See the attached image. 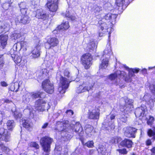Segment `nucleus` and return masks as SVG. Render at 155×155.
I'll use <instances>...</instances> for the list:
<instances>
[{
	"mask_svg": "<svg viewBox=\"0 0 155 155\" xmlns=\"http://www.w3.org/2000/svg\"><path fill=\"white\" fill-rule=\"evenodd\" d=\"M88 113V117L89 119H97L99 118L100 110L98 108H93L91 109L89 108Z\"/></svg>",
	"mask_w": 155,
	"mask_h": 155,
	"instance_id": "10",
	"label": "nucleus"
},
{
	"mask_svg": "<svg viewBox=\"0 0 155 155\" xmlns=\"http://www.w3.org/2000/svg\"><path fill=\"white\" fill-rule=\"evenodd\" d=\"M28 145L30 147H33L36 149H38L39 148V145L36 142H31Z\"/></svg>",
	"mask_w": 155,
	"mask_h": 155,
	"instance_id": "43",
	"label": "nucleus"
},
{
	"mask_svg": "<svg viewBox=\"0 0 155 155\" xmlns=\"http://www.w3.org/2000/svg\"><path fill=\"white\" fill-rule=\"evenodd\" d=\"M103 59L101 61V63L100 64L99 68L101 69H105L108 66V58H102Z\"/></svg>",
	"mask_w": 155,
	"mask_h": 155,
	"instance_id": "29",
	"label": "nucleus"
},
{
	"mask_svg": "<svg viewBox=\"0 0 155 155\" xmlns=\"http://www.w3.org/2000/svg\"><path fill=\"white\" fill-rule=\"evenodd\" d=\"M14 61L15 63L17 64H19L21 63V59L19 57H18L17 56H15L14 58Z\"/></svg>",
	"mask_w": 155,
	"mask_h": 155,
	"instance_id": "50",
	"label": "nucleus"
},
{
	"mask_svg": "<svg viewBox=\"0 0 155 155\" xmlns=\"http://www.w3.org/2000/svg\"><path fill=\"white\" fill-rule=\"evenodd\" d=\"M97 151L98 152L100 153L103 155H104L105 154L106 150L104 146L100 145L99 146Z\"/></svg>",
	"mask_w": 155,
	"mask_h": 155,
	"instance_id": "39",
	"label": "nucleus"
},
{
	"mask_svg": "<svg viewBox=\"0 0 155 155\" xmlns=\"http://www.w3.org/2000/svg\"><path fill=\"white\" fill-rule=\"evenodd\" d=\"M72 81L68 80L66 78L61 76L60 78V86L58 91L59 93L64 94L68 87L69 83Z\"/></svg>",
	"mask_w": 155,
	"mask_h": 155,
	"instance_id": "3",
	"label": "nucleus"
},
{
	"mask_svg": "<svg viewBox=\"0 0 155 155\" xmlns=\"http://www.w3.org/2000/svg\"><path fill=\"white\" fill-rule=\"evenodd\" d=\"M115 143H117L120 142L121 140V138L120 137H115Z\"/></svg>",
	"mask_w": 155,
	"mask_h": 155,
	"instance_id": "60",
	"label": "nucleus"
},
{
	"mask_svg": "<svg viewBox=\"0 0 155 155\" xmlns=\"http://www.w3.org/2000/svg\"><path fill=\"white\" fill-rule=\"evenodd\" d=\"M10 134L7 130L3 127L0 128V140L7 142L10 141Z\"/></svg>",
	"mask_w": 155,
	"mask_h": 155,
	"instance_id": "7",
	"label": "nucleus"
},
{
	"mask_svg": "<svg viewBox=\"0 0 155 155\" xmlns=\"http://www.w3.org/2000/svg\"><path fill=\"white\" fill-rule=\"evenodd\" d=\"M121 101H124L125 102V105L124 106H130L133 105V100L129 99L127 97H125L124 98H122Z\"/></svg>",
	"mask_w": 155,
	"mask_h": 155,
	"instance_id": "28",
	"label": "nucleus"
},
{
	"mask_svg": "<svg viewBox=\"0 0 155 155\" xmlns=\"http://www.w3.org/2000/svg\"><path fill=\"white\" fill-rule=\"evenodd\" d=\"M30 20V18L27 15H21V19L19 20L17 18V19L15 20L16 21H19L24 24H25L29 23Z\"/></svg>",
	"mask_w": 155,
	"mask_h": 155,
	"instance_id": "23",
	"label": "nucleus"
},
{
	"mask_svg": "<svg viewBox=\"0 0 155 155\" xmlns=\"http://www.w3.org/2000/svg\"><path fill=\"white\" fill-rule=\"evenodd\" d=\"M133 108V105L130 106H124L120 105V111L124 113L128 114L131 113Z\"/></svg>",
	"mask_w": 155,
	"mask_h": 155,
	"instance_id": "17",
	"label": "nucleus"
},
{
	"mask_svg": "<svg viewBox=\"0 0 155 155\" xmlns=\"http://www.w3.org/2000/svg\"><path fill=\"white\" fill-rule=\"evenodd\" d=\"M93 10L95 15H98L101 11H102V7L97 5H95L94 6Z\"/></svg>",
	"mask_w": 155,
	"mask_h": 155,
	"instance_id": "33",
	"label": "nucleus"
},
{
	"mask_svg": "<svg viewBox=\"0 0 155 155\" xmlns=\"http://www.w3.org/2000/svg\"><path fill=\"white\" fill-rule=\"evenodd\" d=\"M132 144L133 142L132 140L128 139H125L120 143V145L121 146L128 148L131 147Z\"/></svg>",
	"mask_w": 155,
	"mask_h": 155,
	"instance_id": "20",
	"label": "nucleus"
},
{
	"mask_svg": "<svg viewBox=\"0 0 155 155\" xmlns=\"http://www.w3.org/2000/svg\"><path fill=\"white\" fill-rule=\"evenodd\" d=\"M53 141L52 138L47 136L41 139L40 143L44 151L42 155H49L51 151V145Z\"/></svg>",
	"mask_w": 155,
	"mask_h": 155,
	"instance_id": "2",
	"label": "nucleus"
},
{
	"mask_svg": "<svg viewBox=\"0 0 155 155\" xmlns=\"http://www.w3.org/2000/svg\"><path fill=\"white\" fill-rule=\"evenodd\" d=\"M58 0H48L46 5L50 12H56L58 8Z\"/></svg>",
	"mask_w": 155,
	"mask_h": 155,
	"instance_id": "8",
	"label": "nucleus"
},
{
	"mask_svg": "<svg viewBox=\"0 0 155 155\" xmlns=\"http://www.w3.org/2000/svg\"><path fill=\"white\" fill-rule=\"evenodd\" d=\"M12 110L13 112V116L15 119H18V118H20L21 117L22 114L19 112L18 111L16 110L13 112V109Z\"/></svg>",
	"mask_w": 155,
	"mask_h": 155,
	"instance_id": "40",
	"label": "nucleus"
},
{
	"mask_svg": "<svg viewBox=\"0 0 155 155\" xmlns=\"http://www.w3.org/2000/svg\"><path fill=\"white\" fill-rule=\"evenodd\" d=\"M0 149H1L3 152L5 153H8L10 151V150L8 148L5 147L3 144H1L0 143Z\"/></svg>",
	"mask_w": 155,
	"mask_h": 155,
	"instance_id": "44",
	"label": "nucleus"
},
{
	"mask_svg": "<svg viewBox=\"0 0 155 155\" xmlns=\"http://www.w3.org/2000/svg\"><path fill=\"white\" fill-rule=\"evenodd\" d=\"M23 101L26 103H28L29 101H31L32 100V98L30 93H29L24 95L23 96Z\"/></svg>",
	"mask_w": 155,
	"mask_h": 155,
	"instance_id": "36",
	"label": "nucleus"
},
{
	"mask_svg": "<svg viewBox=\"0 0 155 155\" xmlns=\"http://www.w3.org/2000/svg\"><path fill=\"white\" fill-rule=\"evenodd\" d=\"M35 17L38 18L45 20L49 17V14L46 13L42 9H38L36 12Z\"/></svg>",
	"mask_w": 155,
	"mask_h": 155,
	"instance_id": "13",
	"label": "nucleus"
},
{
	"mask_svg": "<svg viewBox=\"0 0 155 155\" xmlns=\"http://www.w3.org/2000/svg\"><path fill=\"white\" fill-rule=\"evenodd\" d=\"M117 16L115 14L108 13L104 17V18L107 21H110L112 22L115 20Z\"/></svg>",
	"mask_w": 155,
	"mask_h": 155,
	"instance_id": "27",
	"label": "nucleus"
},
{
	"mask_svg": "<svg viewBox=\"0 0 155 155\" xmlns=\"http://www.w3.org/2000/svg\"><path fill=\"white\" fill-rule=\"evenodd\" d=\"M18 5L20 9L21 8H26V4L25 2H21L18 4Z\"/></svg>",
	"mask_w": 155,
	"mask_h": 155,
	"instance_id": "55",
	"label": "nucleus"
},
{
	"mask_svg": "<svg viewBox=\"0 0 155 155\" xmlns=\"http://www.w3.org/2000/svg\"><path fill=\"white\" fill-rule=\"evenodd\" d=\"M8 36L6 35H2L0 36V47L3 49L7 44Z\"/></svg>",
	"mask_w": 155,
	"mask_h": 155,
	"instance_id": "18",
	"label": "nucleus"
},
{
	"mask_svg": "<svg viewBox=\"0 0 155 155\" xmlns=\"http://www.w3.org/2000/svg\"><path fill=\"white\" fill-rule=\"evenodd\" d=\"M21 36L20 33H14L12 35V39L16 40L19 38Z\"/></svg>",
	"mask_w": 155,
	"mask_h": 155,
	"instance_id": "47",
	"label": "nucleus"
},
{
	"mask_svg": "<svg viewBox=\"0 0 155 155\" xmlns=\"http://www.w3.org/2000/svg\"><path fill=\"white\" fill-rule=\"evenodd\" d=\"M40 44L38 43L35 45V48L32 51V56L33 58H38L40 56Z\"/></svg>",
	"mask_w": 155,
	"mask_h": 155,
	"instance_id": "14",
	"label": "nucleus"
},
{
	"mask_svg": "<svg viewBox=\"0 0 155 155\" xmlns=\"http://www.w3.org/2000/svg\"><path fill=\"white\" fill-rule=\"evenodd\" d=\"M65 124L62 122H58L56 123V125L55 126L54 130L58 131H62L66 129Z\"/></svg>",
	"mask_w": 155,
	"mask_h": 155,
	"instance_id": "24",
	"label": "nucleus"
},
{
	"mask_svg": "<svg viewBox=\"0 0 155 155\" xmlns=\"http://www.w3.org/2000/svg\"><path fill=\"white\" fill-rule=\"evenodd\" d=\"M83 145H85L88 147H92L94 146V142L93 141H89L84 144V142L82 141Z\"/></svg>",
	"mask_w": 155,
	"mask_h": 155,
	"instance_id": "45",
	"label": "nucleus"
},
{
	"mask_svg": "<svg viewBox=\"0 0 155 155\" xmlns=\"http://www.w3.org/2000/svg\"><path fill=\"white\" fill-rule=\"evenodd\" d=\"M19 44H20L19 43H17L15 44L13 47V48L14 51H17L18 50H20L21 49H19L18 50V48H19Z\"/></svg>",
	"mask_w": 155,
	"mask_h": 155,
	"instance_id": "53",
	"label": "nucleus"
},
{
	"mask_svg": "<svg viewBox=\"0 0 155 155\" xmlns=\"http://www.w3.org/2000/svg\"><path fill=\"white\" fill-rule=\"evenodd\" d=\"M28 107H27V108L25 109L24 111L26 112H28L29 114H31V109H30V108H29V109L28 108Z\"/></svg>",
	"mask_w": 155,
	"mask_h": 155,
	"instance_id": "64",
	"label": "nucleus"
},
{
	"mask_svg": "<svg viewBox=\"0 0 155 155\" xmlns=\"http://www.w3.org/2000/svg\"><path fill=\"white\" fill-rule=\"evenodd\" d=\"M73 130L78 134L79 138L81 140L84 134V131L81 124L79 122H77L74 125Z\"/></svg>",
	"mask_w": 155,
	"mask_h": 155,
	"instance_id": "12",
	"label": "nucleus"
},
{
	"mask_svg": "<svg viewBox=\"0 0 155 155\" xmlns=\"http://www.w3.org/2000/svg\"><path fill=\"white\" fill-rule=\"evenodd\" d=\"M50 107V104L47 103L44 101L42 100H38L35 103V107L38 110L43 111L46 108L48 110Z\"/></svg>",
	"mask_w": 155,
	"mask_h": 155,
	"instance_id": "4",
	"label": "nucleus"
},
{
	"mask_svg": "<svg viewBox=\"0 0 155 155\" xmlns=\"http://www.w3.org/2000/svg\"><path fill=\"white\" fill-rule=\"evenodd\" d=\"M83 84H84L85 85L86 87L85 88H88V87L90 88L89 89L86 90V91H88L93 87V85H94V83H93L91 84L89 82H84L83 83Z\"/></svg>",
	"mask_w": 155,
	"mask_h": 155,
	"instance_id": "42",
	"label": "nucleus"
},
{
	"mask_svg": "<svg viewBox=\"0 0 155 155\" xmlns=\"http://www.w3.org/2000/svg\"><path fill=\"white\" fill-rule=\"evenodd\" d=\"M9 28V25L7 24L0 21V33L6 32Z\"/></svg>",
	"mask_w": 155,
	"mask_h": 155,
	"instance_id": "25",
	"label": "nucleus"
},
{
	"mask_svg": "<svg viewBox=\"0 0 155 155\" xmlns=\"http://www.w3.org/2000/svg\"><path fill=\"white\" fill-rule=\"evenodd\" d=\"M125 69L128 71V75L125 77L126 73L124 71H118L108 76L109 79L114 83L118 84L119 81L120 77L124 78V80L127 82H131L132 77L134 76V73H137L139 69L138 68L132 69L129 68L128 67L124 65Z\"/></svg>",
	"mask_w": 155,
	"mask_h": 155,
	"instance_id": "1",
	"label": "nucleus"
},
{
	"mask_svg": "<svg viewBox=\"0 0 155 155\" xmlns=\"http://www.w3.org/2000/svg\"><path fill=\"white\" fill-rule=\"evenodd\" d=\"M5 113L3 111H0V124L2 120V118L5 117Z\"/></svg>",
	"mask_w": 155,
	"mask_h": 155,
	"instance_id": "59",
	"label": "nucleus"
},
{
	"mask_svg": "<svg viewBox=\"0 0 155 155\" xmlns=\"http://www.w3.org/2000/svg\"><path fill=\"white\" fill-rule=\"evenodd\" d=\"M65 113L69 116H71L74 114L73 111L71 110H67L66 111Z\"/></svg>",
	"mask_w": 155,
	"mask_h": 155,
	"instance_id": "56",
	"label": "nucleus"
},
{
	"mask_svg": "<svg viewBox=\"0 0 155 155\" xmlns=\"http://www.w3.org/2000/svg\"><path fill=\"white\" fill-rule=\"evenodd\" d=\"M118 150L120 153L122 154H126L127 153L126 149L125 148L119 149Z\"/></svg>",
	"mask_w": 155,
	"mask_h": 155,
	"instance_id": "54",
	"label": "nucleus"
},
{
	"mask_svg": "<svg viewBox=\"0 0 155 155\" xmlns=\"http://www.w3.org/2000/svg\"><path fill=\"white\" fill-rule=\"evenodd\" d=\"M124 2V0H116V3L117 5L119 7H122Z\"/></svg>",
	"mask_w": 155,
	"mask_h": 155,
	"instance_id": "48",
	"label": "nucleus"
},
{
	"mask_svg": "<svg viewBox=\"0 0 155 155\" xmlns=\"http://www.w3.org/2000/svg\"><path fill=\"white\" fill-rule=\"evenodd\" d=\"M127 117L124 115L121 116L120 119V120L123 122L126 123L127 121Z\"/></svg>",
	"mask_w": 155,
	"mask_h": 155,
	"instance_id": "52",
	"label": "nucleus"
},
{
	"mask_svg": "<svg viewBox=\"0 0 155 155\" xmlns=\"http://www.w3.org/2000/svg\"><path fill=\"white\" fill-rule=\"evenodd\" d=\"M81 59L85 68L86 69L88 68L91 64L92 58L91 54L89 53L85 54L83 55Z\"/></svg>",
	"mask_w": 155,
	"mask_h": 155,
	"instance_id": "6",
	"label": "nucleus"
},
{
	"mask_svg": "<svg viewBox=\"0 0 155 155\" xmlns=\"http://www.w3.org/2000/svg\"><path fill=\"white\" fill-rule=\"evenodd\" d=\"M4 65V61L2 55H0V69L2 68Z\"/></svg>",
	"mask_w": 155,
	"mask_h": 155,
	"instance_id": "49",
	"label": "nucleus"
},
{
	"mask_svg": "<svg viewBox=\"0 0 155 155\" xmlns=\"http://www.w3.org/2000/svg\"><path fill=\"white\" fill-rule=\"evenodd\" d=\"M19 43L18 49H21L24 51H26L28 46V43L26 41H21Z\"/></svg>",
	"mask_w": 155,
	"mask_h": 155,
	"instance_id": "30",
	"label": "nucleus"
},
{
	"mask_svg": "<svg viewBox=\"0 0 155 155\" xmlns=\"http://www.w3.org/2000/svg\"><path fill=\"white\" fill-rule=\"evenodd\" d=\"M151 95L150 94H146L143 97V100H145L148 104L152 107L153 105L154 100L151 98Z\"/></svg>",
	"mask_w": 155,
	"mask_h": 155,
	"instance_id": "22",
	"label": "nucleus"
},
{
	"mask_svg": "<svg viewBox=\"0 0 155 155\" xmlns=\"http://www.w3.org/2000/svg\"><path fill=\"white\" fill-rule=\"evenodd\" d=\"M152 129H149L147 132V134L149 136H153V139L155 140V127H154Z\"/></svg>",
	"mask_w": 155,
	"mask_h": 155,
	"instance_id": "41",
	"label": "nucleus"
},
{
	"mask_svg": "<svg viewBox=\"0 0 155 155\" xmlns=\"http://www.w3.org/2000/svg\"><path fill=\"white\" fill-rule=\"evenodd\" d=\"M23 126L25 128L28 129L31 128L32 127V124L28 120H22Z\"/></svg>",
	"mask_w": 155,
	"mask_h": 155,
	"instance_id": "34",
	"label": "nucleus"
},
{
	"mask_svg": "<svg viewBox=\"0 0 155 155\" xmlns=\"http://www.w3.org/2000/svg\"><path fill=\"white\" fill-rule=\"evenodd\" d=\"M58 44V39L55 37L50 38L48 39L45 44V46L46 49H50L56 46Z\"/></svg>",
	"mask_w": 155,
	"mask_h": 155,
	"instance_id": "9",
	"label": "nucleus"
},
{
	"mask_svg": "<svg viewBox=\"0 0 155 155\" xmlns=\"http://www.w3.org/2000/svg\"><path fill=\"white\" fill-rule=\"evenodd\" d=\"M124 135L128 137L135 138V133L137 132V129L132 127L124 128Z\"/></svg>",
	"mask_w": 155,
	"mask_h": 155,
	"instance_id": "11",
	"label": "nucleus"
},
{
	"mask_svg": "<svg viewBox=\"0 0 155 155\" xmlns=\"http://www.w3.org/2000/svg\"><path fill=\"white\" fill-rule=\"evenodd\" d=\"M154 117L151 116H149V118L147 121V124L148 125H151L152 123L154 121Z\"/></svg>",
	"mask_w": 155,
	"mask_h": 155,
	"instance_id": "51",
	"label": "nucleus"
},
{
	"mask_svg": "<svg viewBox=\"0 0 155 155\" xmlns=\"http://www.w3.org/2000/svg\"><path fill=\"white\" fill-rule=\"evenodd\" d=\"M112 54L111 47L109 43L107 45V47L103 52L102 58H109Z\"/></svg>",
	"mask_w": 155,
	"mask_h": 155,
	"instance_id": "15",
	"label": "nucleus"
},
{
	"mask_svg": "<svg viewBox=\"0 0 155 155\" xmlns=\"http://www.w3.org/2000/svg\"><path fill=\"white\" fill-rule=\"evenodd\" d=\"M48 125V123H44L42 126V128L43 129H45L47 128Z\"/></svg>",
	"mask_w": 155,
	"mask_h": 155,
	"instance_id": "63",
	"label": "nucleus"
},
{
	"mask_svg": "<svg viewBox=\"0 0 155 155\" xmlns=\"http://www.w3.org/2000/svg\"><path fill=\"white\" fill-rule=\"evenodd\" d=\"M144 110L142 108H138L136 109L135 114L137 117H143L144 115Z\"/></svg>",
	"mask_w": 155,
	"mask_h": 155,
	"instance_id": "26",
	"label": "nucleus"
},
{
	"mask_svg": "<svg viewBox=\"0 0 155 155\" xmlns=\"http://www.w3.org/2000/svg\"><path fill=\"white\" fill-rule=\"evenodd\" d=\"M104 27L105 28H107L106 26V24L105 23H104L103 24H101V29L103 30L104 29Z\"/></svg>",
	"mask_w": 155,
	"mask_h": 155,
	"instance_id": "62",
	"label": "nucleus"
},
{
	"mask_svg": "<svg viewBox=\"0 0 155 155\" xmlns=\"http://www.w3.org/2000/svg\"><path fill=\"white\" fill-rule=\"evenodd\" d=\"M29 93L31 95L32 99L38 97L43 98L45 97V93L42 92L38 91L37 92H33Z\"/></svg>",
	"mask_w": 155,
	"mask_h": 155,
	"instance_id": "19",
	"label": "nucleus"
},
{
	"mask_svg": "<svg viewBox=\"0 0 155 155\" xmlns=\"http://www.w3.org/2000/svg\"><path fill=\"white\" fill-rule=\"evenodd\" d=\"M85 85L82 84L81 85H80L79 87H78L76 90V92L78 93H81L86 91V90L89 89L90 88L88 87V88H86Z\"/></svg>",
	"mask_w": 155,
	"mask_h": 155,
	"instance_id": "31",
	"label": "nucleus"
},
{
	"mask_svg": "<svg viewBox=\"0 0 155 155\" xmlns=\"http://www.w3.org/2000/svg\"><path fill=\"white\" fill-rule=\"evenodd\" d=\"M84 129L85 133L88 137H91L92 135H94V133L93 127L90 125L87 124L84 127Z\"/></svg>",
	"mask_w": 155,
	"mask_h": 155,
	"instance_id": "16",
	"label": "nucleus"
},
{
	"mask_svg": "<svg viewBox=\"0 0 155 155\" xmlns=\"http://www.w3.org/2000/svg\"><path fill=\"white\" fill-rule=\"evenodd\" d=\"M65 15V17L70 18L72 20H74L75 19V17L74 16L70 15V14L69 13L68 14H66Z\"/></svg>",
	"mask_w": 155,
	"mask_h": 155,
	"instance_id": "58",
	"label": "nucleus"
},
{
	"mask_svg": "<svg viewBox=\"0 0 155 155\" xmlns=\"http://www.w3.org/2000/svg\"><path fill=\"white\" fill-rule=\"evenodd\" d=\"M42 88L47 93L52 94L54 91V86L53 84L48 79L43 82L42 84Z\"/></svg>",
	"mask_w": 155,
	"mask_h": 155,
	"instance_id": "5",
	"label": "nucleus"
},
{
	"mask_svg": "<svg viewBox=\"0 0 155 155\" xmlns=\"http://www.w3.org/2000/svg\"><path fill=\"white\" fill-rule=\"evenodd\" d=\"M2 87H6L8 86V84L7 83L4 81H1L0 83Z\"/></svg>",
	"mask_w": 155,
	"mask_h": 155,
	"instance_id": "61",
	"label": "nucleus"
},
{
	"mask_svg": "<svg viewBox=\"0 0 155 155\" xmlns=\"http://www.w3.org/2000/svg\"><path fill=\"white\" fill-rule=\"evenodd\" d=\"M64 77L66 78L68 80L71 81H74V79L72 78L70 72L67 70H65L64 72Z\"/></svg>",
	"mask_w": 155,
	"mask_h": 155,
	"instance_id": "35",
	"label": "nucleus"
},
{
	"mask_svg": "<svg viewBox=\"0 0 155 155\" xmlns=\"http://www.w3.org/2000/svg\"><path fill=\"white\" fill-rule=\"evenodd\" d=\"M27 11V9L26 8H21L20 9V11L22 14V15H25Z\"/></svg>",
	"mask_w": 155,
	"mask_h": 155,
	"instance_id": "57",
	"label": "nucleus"
},
{
	"mask_svg": "<svg viewBox=\"0 0 155 155\" xmlns=\"http://www.w3.org/2000/svg\"><path fill=\"white\" fill-rule=\"evenodd\" d=\"M19 84L18 82H15L14 83L13 85L11 87V90L12 91L17 92L18 91L19 87Z\"/></svg>",
	"mask_w": 155,
	"mask_h": 155,
	"instance_id": "37",
	"label": "nucleus"
},
{
	"mask_svg": "<svg viewBox=\"0 0 155 155\" xmlns=\"http://www.w3.org/2000/svg\"><path fill=\"white\" fill-rule=\"evenodd\" d=\"M6 124L7 128L9 130H12L15 126V123L13 120H8Z\"/></svg>",
	"mask_w": 155,
	"mask_h": 155,
	"instance_id": "32",
	"label": "nucleus"
},
{
	"mask_svg": "<svg viewBox=\"0 0 155 155\" xmlns=\"http://www.w3.org/2000/svg\"><path fill=\"white\" fill-rule=\"evenodd\" d=\"M69 27L68 22L66 21L65 23H62L61 25L58 26L56 29L53 31V33L54 34L57 33L58 32L57 30H61L64 29V30H65L67 29Z\"/></svg>",
	"mask_w": 155,
	"mask_h": 155,
	"instance_id": "21",
	"label": "nucleus"
},
{
	"mask_svg": "<svg viewBox=\"0 0 155 155\" xmlns=\"http://www.w3.org/2000/svg\"><path fill=\"white\" fill-rule=\"evenodd\" d=\"M88 48L91 50H94L95 48H96L97 47L95 45V43L94 41L91 40L88 45Z\"/></svg>",
	"mask_w": 155,
	"mask_h": 155,
	"instance_id": "38",
	"label": "nucleus"
},
{
	"mask_svg": "<svg viewBox=\"0 0 155 155\" xmlns=\"http://www.w3.org/2000/svg\"><path fill=\"white\" fill-rule=\"evenodd\" d=\"M13 0H8V3H5L3 4V5H2V7L5 9H7L8 8V7H5V6H8L9 7L11 5L10 4H12L13 2Z\"/></svg>",
	"mask_w": 155,
	"mask_h": 155,
	"instance_id": "46",
	"label": "nucleus"
}]
</instances>
